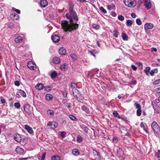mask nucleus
I'll return each mask as SVG.
<instances>
[{"mask_svg":"<svg viewBox=\"0 0 160 160\" xmlns=\"http://www.w3.org/2000/svg\"><path fill=\"white\" fill-rule=\"evenodd\" d=\"M40 4L42 7L45 8L48 5V2L46 0H41Z\"/></svg>","mask_w":160,"mask_h":160,"instance_id":"nucleus-16","label":"nucleus"},{"mask_svg":"<svg viewBox=\"0 0 160 160\" xmlns=\"http://www.w3.org/2000/svg\"><path fill=\"white\" fill-rule=\"evenodd\" d=\"M66 65L64 64L61 66L60 68L62 71H64L66 68Z\"/></svg>","mask_w":160,"mask_h":160,"instance_id":"nucleus-40","label":"nucleus"},{"mask_svg":"<svg viewBox=\"0 0 160 160\" xmlns=\"http://www.w3.org/2000/svg\"><path fill=\"white\" fill-rule=\"evenodd\" d=\"M60 132V135L62 137H64L66 134V132Z\"/></svg>","mask_w":160,"mask_h":160,"instance_id":"nucleus-55","label":"nucleus"},{"mask_svg":"<svg viewBox=\"0 0 160 160\" xmlns=\"http://www.w3.org/2000/svg\"><path fill=\"white\" fill-rule=\"evenodd\" d=\"M71 87L72 88H76L77 87V85L76 84L74 83H72L71 84Z\"/></svg>","mask_w":160,"mask_h":160,"instance_id":"nucleus-50","label":"nucleus"},{"mask_svg":"<svg viewBox=\"0 0 160 160\" xmlns=\"http://www.w3.org/2000/svg\"><path fill=\"white\" fill-rule=\"evenodd\" d=\"M112 6L115 7V6L113 4H111L110 5H108L107 6L108 9L109 10H111V8H112Z\"/></svg>","mask_w":160,"mask_h":160,"instance_id":"nucleus-48","label":"nucleus"},{"mask_svg":"<svg viewBox=\"0 0 160 160\" xmlns=\"http://www.w3.org/2000/svg\"><path fill=\"white\" fill-rule=\"evenodd\" d=\"M61 26L62 29L65 32L70 31V24L66 20H63L61 22Z\"/></svg>","mask_w":160,"mask_h":160,"instance_id":"nucleus-2","label":"nucleus"},{"mask_svg":"<svg viewBox=\"0 0 160 160\" xmlns=\"http://www.w3.org/2000/svg\"><path fill=\"white\" fill-rule=\"evenodd\" d=\"M53 62L55 64H58L60 62V59L57 57H54L52 59Z\"/></svg>","mask_w":160,"mask_h":160,"instance_id":"nucleus-19","label":"nucleus"},{"mask_svg":"<svg viewBox=\"0 0 160 160\" xmlns=\"http://www.w3.org/2000/svg\"><path fill=\"white\" fill-rule=\"evenodd\" d=\"M155 156L158 160H160V150H158L157 152H156Z\"/></svg>","mask_w":160,"mask_h":160,"instance_id":"nucleus-32","label":"nucleus"},{"mask_svg":"<svg viewBox=\"0 0 160 160\" xmlns=\"http://www.w3.org/2000/svg\"><path fill=\"white\" fill-rule=\"evenodd\" d=\"M72 153L74 155L77 156L79 154V151L78 149H74L72 150Z\"/></svg>","mask_w":160,"mask_h":160,"instance_id":"nucleus-22","label":"nucleus"},{"mask_svg":"<svg viewBox=\"0 0 160 160\" xmlns=\"http://www.w3.org/2000/svg\"><path fill=\"white\" fill-rule=\"evenodd\" d=\"M48 113V115L52 116L53 114V111L51 110H48L47 111Z\"/></svg>","mask_w":160,"mask_h":160,"instance_id":"nucleus-41","label":"nucleus"},{"mask_svg":"<svg viewBox=\"0 0 160 160\" xmlns=\"http://www.w3.org/2000/svg\"><path fill=\"white\" fill-rule=\"evenodd\" d=\"M113 142L114 143H117L118 142V139L117 138H113Z\"/></svg>","mask_w":160,"mask_h":160,"instance_id":"nucleus-52","label":"nucleus"},{"mask_svg":"<svg viewBox=\"0 0 160 160\" xmlns=\"http://www.w3.org/2000/svg\"><path fill=\"white\" fill-rule=\"evenodd\" d=\"M44 87V85L41 83L37 84L35 86V88L36 89L41 90Z\"/></svg>","mask_w":160,"mask_h":160,"instance_id":"nucleus-17","label":"nucleus"},{"mask_svg":"<svg viewBox=\"0 0 160 160\" xmlns=\"http://www.w3.org/2000/svg\"><path fill=\"white\" fill-rule=\"evenodd\" d=\"M140 127L141 128H142V129L146 132H148V131L145 128V126L142 122H141L140 124Z\"/></svg>","mask_w":160,"mask_h":160,"instance_id":"nucleus-33","label":"nucleus"},{"mask_svg":"<svg viewBox=\"0 0 160 160\" xmlns=\"http://www.w3.org/2000/svg\"><path fill=\"white\" fill-rule=\"evenodd\" d=\"M113 114L115 117H116L118 116V113L116 111H114L113 112Z\"/></svg>","mask_w":160,"mask_h":160,"instance_id":"nucleus-57","label":"nucleus"},{"mask_svg":"<svg viewBox=\"0 0 160 160\" xmlns=\"http://www.w3.org/2000/svg\"><path fill=\"white\" fill-rule=\"evenodd\" d=\"M33 65V62L32 61L29 62L28 63V67L31 70H34L35 69V67L32 65Z\"/></svg>","mask_w":160,"mask_h":160,"instance_id":"nucleus-23","label":"nucleus"},{"mask_svg":"<svg viewBox=\"0 0 160 160\" xmlns=\"http://www.w3.org/2000/svg\"><path fill=\"white\" fill-rule=\"evenodd\" d=\"M159 83H160V79L157 80L153 82L154 84L156 85Z\"/></svg>","mask_w":160,"mask_h":160,"instance_id":"nucleus-49","label":"nucleus"},{"mask_svg":"<svg viewBox=\"0 0 160 160\" xmlns=\"http://www.w3.org/2000/svg\"><path fill=\"white\" fill-rule=\"evenodd\" d=\"M118 18L119 20L121 21H123L124 19V18L123 16L122 15H119L118 16Z\"/></svg>","mask_w":160,"mask_h":160,"instance_id":"nucleus-42","label":"nucleus"},{"mask_svg":"<svg viewBox=\"0 0 160 160\" xmlns=\"http://www.w3.org/2000/svg\"><path fill=\"white\" fill-rule=\"evenodd\" d=\"M14 106L17 108H19L20 107V104L19 102H16L14 104Z\"/></svg>","mask_w":160,"mask_h":160,"instance_id":"nucleus-43","label":"nucleus"},{"mask_svg":"<svg viewBox=\"0 0 160 160\" xmlns=\"http://www.w3.org/2000/svg\"><path fill=\"white\" fill-rule=\"evenodd\" d=\"M72 92L74 97L78 98L79 95V92L76 88H72Z\"/></svg>","mask_w":160,"mask_h":160,"instance_id":"nucleus-10","label":"nucleus"},{"mask_svg":"<svg viewBox=\"0 0 160 160\" xmlns=\"http://www.w3.org/2000/svg\"><path fill=\"white\" fill-rule=\"evenodd\" d=\"M111 15L113 17H115L116 16V13L114 12H112L111 13Z\"/></svg>","mask_w":160,"mask_h":160,"instance_id":"nucleus-58","label":"nucleus"},{"mask_svg":"<svg viewBox=\"0 0 160 160\" xmlns=\"http://www.w3.org/2000/svg\"><path fill=\"white\" fill-rule=\"evenodd\" d=\"M137 64L138 66L141 68H142L143 67V65L142 63L140 62H137Z\"/></svg>","mask_w":160,"mask_h":160,"instance_id":"nucleus-53","label":"nucleus"},{"mask_svg":"<svg viewBox=\"0 0 160 160\" xmlns=\"http://www.w3.org/2000/svg\"><path fill=\"white\" fill-rule=\"evenodd\" d=\"M117 156L120 160L121 159H125L124 152L121 148H119L117 150Z\"/></svg>","mask_w":160,"mask_h":160,"instance_id":"nucleus-4","label":"nucleus"},{"mask_svg":"<svg viewBox=\"0 0 160 160\" xmlns=\"http://www.w3.org/2000/svg\"><path fill=\"white\" fill-rule=\"evenodd\" d=\"M59 53L61 55H65L66 54V50L63 48H61L59 50Z\"/></svg>","mask_w":160,"mask_h":160,"instance_id":"nucleus-24","label":"nucleus"},{"mask_svg":"<svg viewBox=\"0 0 160 160\" xmlns=\"http://www.w3.org/2000/svg\"><path fill=\"white\" fill-rule=\"evenodd\" d=\"M58 125V123L52 121L48 123V126L51 129H54L56 128Z\"/></svg>","mask_w":160,"mask_h":160,"instance_id":"nucleus-9","label":"nucleus"},{"mask_svg":"<svg viewBox=\"0 0 160 160\" xmlns=\"http://www.w3.org/2000/svg\"><path fill=\"white\" fill-rule=\"evenodd\" d=\"M123 2L126 6L129 7L135 6L133 5L134 3V0H124Z\"/></svg>","mask_w":160,"mask_h":160,"instance_id":"nucleus-6","label":"nucleus"},{"mask_svg":"<svg viewBox=\"0 0 160 160\" xmlns=\"http://www.w3.org/2000/svg\"><path fill=\"white\" fill-rule=\"evenodd\" d=\"M158 71L157 69H154L152 70L150 72V74L152 76H153L155 73H156L158 72Z\"/></svg>","mask_w":160,"mask_h":160,"instance_id":"nucleus-29","label":"nucleus"},{"mask_svg":"<svg viewBox=\"0 0 160 160\" xmlns=\"http://www.w3.org/2000/svg\"><path fill=\"white\" fill-rule=\"evenodd\" d=\"M14 139L18 142H20L21 141L22 138L20 134H15Z\"/></svg>","mask_w":160,"mask_h":160,"instance_id":"nucleus-15","label":"nucleus"},{"mask_svg":"<svg viewBox=\"0 0 160 160\" xmlns=\"http://www.w3.org/2000/svg\"><path fill=\"white\" fill-rule=\"evenodd\" d=\"M53 98L52 95L50 94H47L46 95V99L47 100H51Z\"/></svg>","mask_w":160,"mask_h":160,"instance_id":"nucleus-25","label":"nucleus"},{"mask_svg":"<svg viewBox=\"0 0 160 160\" xmlns=\"http://www.w3.org/2000/svg\"><path fill=\"white\" fill-rule=\"evenodd\" d=\"M71 57L73 61H75L76 59L77 56L75 54H72L71 55Z\"/></svg>","mask_w":160,"mask_h":160,"instance_id":"nucleus-39","label":"nucleus"},{"mask_svg":"<svg viewBox=\"0 0 160 160\" xmlns=\"http://www.w3.org/2000/svg\"><path fill=\"white\" fill-rule=\"evenodd\" d=\"M113 36L116 38L118 37V31L116 29H115L113 30Z\"/></svg>","mask_w":160,"mask_h":160,"instance_id":"nucleus-38","label":"nucleus"},{"mask_svg":"<svg viewBox=\"0 0 160 160\" xmlns=\"http://www.w3.org/2000/svg\"><path fill=\"white\" fill-rule=\"evenodd\" d=\"M131 16L133 18H135L136 17V15L134 13H132L131 14Z\"/></svg>","mask_w":160,"mask_h":160,"instance_id":"nucleus-61","label":"nucleus"},{"mask_svg":"<svg viewBox=\"0 0 160 160\" xmlns=\"http://www.w3.org/2000/svg\"><path fill=\"white\" fill-rule=\"evenodd\" d=\"M151 68L149 67H147L144 70V72L146 75H148L149 74Z\"/></svg>","mask_w":160,"mask_h":160,"instance_id":"nucleus-28","label":"nucleus"},{"mask_svg":"<svg viewBox=\"0 0 160 160\" xmlns=\"http://www.w3.org/2000/svg\"><path fill=\"white\" fill-rule=\"evenodd\" d=\"M52 39L54 42H57L59 41L60 37L58 35L56 34L52 35L51 37Z\"/></svg>","mask_w":160,"mask_h":160,"instance_id":"nucleus-13","label":"nucleus"},{"mask_svg":"<svg viewBox=\"0 0 160 160\" xmlns=\"http://www.w3.org/2000/svg\"><path fill=\"white\" fill-rule=\"evenodd\" d=\"M153 27L152 24L151 23H146L144 25V28L145 30H147L149 29H152Z\"/></svg>","mask_w":160,"mask_h":160,"instance_id":"nucleus-14","label":"nucleus"},{"mask_svg":"<svg viewBox=\"0 0 160 160\" xmlns=\"http://www.w3.org/2000/svg\"><path fill=\"white\" fill-rule=\"evenodd\" d=\"M19 92L20 93L21 95L23 97H25L26 96V94L25 92L21 89H20L19 91Z\"/></svg>","mask_w":160,"mask_h":160,"instance_id":"nucleus-30","label":"nucleus"},{"mask_svg":"<svg viewBox=\"0 0 160 160\" xmlns=\"http://www.w3.org/2000/svg\"><path fill=\"white\" fill-rule=\"evenodd\" d=\"M134 106L138 109H141V106L138 103L136 102L134 103Z\"/></svg>","mask_w":160,"mask_h":160,"instance_id":"nucleus-35","label":"nucleus"},{"mask_svg":"<svg viewBox=\"0 0 160 160\" xmlns=\"http://www.w3.org/2000/svg\"><path fill=\"white\" fill-rule=\"evenodd\" d=\"M25 128L30 133H32L33 132L32 128L28 125H25Z\"/></svg>","mask_w":160,"mask_h":160,"instance_id":"nucleus-20","label":"nucleus"},{"mask_svg":"<svg viewBox=\"0 0 160 160\" xmlns=\"http://www.w3.org/2000/svg\"><path fill=\"white\" fill-rule=\"evenodd\" d=\"M152 104L155 112L157 113L160 112V108L158 105L154 102H152Z\"/></svg>","mask_w":160,"mask_h":160,"instance_id":"nucleus-8","label":"nucleus"},{"mask_svg":"<svg viewBox=\"0 0 160 160\" xmlns=\"http://www.w3.org/2000/svg\"><path fill=\"white\" fill-rule=\"evenodd\" d=\"M155 102L157 103H159L160 102V97H159V98L156 99H155Z\"/></svg>","mask_w":160,"mask_h":160,"instance_id":"nucleus-63","label":"nucleus"},{"mask_svg":"<svg viewBox=\"0 0 160 160\" xmlns=\"http://www.w3.org/2000/svg\"><path fill=\"white\" fill-rule=\"evenodd\" d=\"M132 24V22L130 20H128L127 21L126 25L127 26H131Z\"/></svg>","mask_w":160,"mask_h":160,"instance_id":"nucleus-34","label":"nucleus"},{"mask_svg":"<svg viewBox=\"0 0 160 160\" xmlns=\"http://www.w3.org/2000/svg\"><path fill=\"white\" fill-rule=\"evenodd\" d=\"M151 127L158 135H160V127L156 122L154 121L152 123Z\"/></svg>","mask_w":160,"mask_h":160,"instance_id":"nucleus-1","label":"nucleus"},{"mask_svg":"<svg viewBox=\"0 0 160 160\" xmlns=\"http://www.w3.org/2000/svg\"><path fill=\"white\" fill-rule=\"evenodd\" d=\"M57 76V73L55 71L52 72L51 74V77L52 78H55Z\"/></svg>","mask_w":160,"mask_h":160,"instance_id":"nucleus-31","label":"nucleus"},{"mask_svg":"<svg viewBox=\"0 0 160 160\" xmlns=\"http://www.w3.org/2000/svg\"><path fill=\"white\" fill-rule=\"evenodd\" d=\"M144 6L147 10L150 9L152 6V4L150 0H145Z\"/></svg>","mask_w":160,"mask_h":160,"instance_id":"nucleus-11","label":"nucleus"},{"mask_svg":"<svg viewBox=\"0 0 160 160\" xmlns=\"http://www.w3.org/2000/svg\"><path fill=\"white\" fill-rule=\"evenodd\" d=\"M131 67L134 71H136L137 69V67L133 65H132Z\"/></svg>","mask_w":160,"mask_h":160,"instance_id":"nucleus-56","label":"nucleus"},{"mask_svg":"<svg viewBox=\"0 0 160 160\" xmlns=\"http://www.w3.org/2000/svg\"><path fill=\"white\" fill-rule=\"evenodd\" d=\"M23 40V37L19 36L16 37L14 40L15 42L16 43L21 42Z\"/></svg>","mask_w":160,"mask_h":160,"instance_id":"nucleus-18","label":"nucleus"},{"mask_svg":"<svg viewBox=\"0 0 160 160\" xmlns=\"http://www.w3.org/2000/svg\"><path fill=\"white\" fill-rule=\"evenodd\" d=\"M100 9L103 13L104 14L107 13V11L104 9L103 7H101L100 8Z\"/></svg>","mask_w":160,"mask_h":160,"instance_id":"nucleus-45","label":"nucleus"},{"mask_svg":"<svg viewBox=\"0 0 160 160\" xmlns=\"http://www.w3.org/2000/svg\"><path fill=\"white\" fill-rule=\"evenodd\" d=\"M142 111L141 109H138L137 111V114L138 116H140L141 114Z\"/></svg>","mask_w":160,"mask_h":160,"instance_id":"nucleus-47","label":"nucleus"},{"mask_svg":"<svg viewBox=\"0 0 160 160\" xmlns=\"http://www.w3.org/2000/svg\"><path fill=\"white\" fill-rule=\"evenodd\" d=\"M45 89L47 91H50L51 90V88L49 86H46L45 87Z\"/></svg>","mask_w":160,"mask_h":160,"instance_id":"nucleus-54","label":"nucleus"},{"mask_svg":"<svg viewBox=\"0 0 160 160\" xmlns=\"http://www.w3.org/2000/svg\"><path fill=\"white\" fill-rule=\"evenodd\" d=\"M72 8L71 6V9ZM75 21H77L78 20L77 14L76 12L73 10H71V20Z\"/></svg>","mask_w":160,"mask_h":160,"instance_id":"nucleus-3","label":"nucleus"},{"mask_svg":"<svg viewBox=\"0 0 160 160\" xmlns=\"http://www.w3.org/2000/svg\"><path fill=\"white\" fill-rule=\"evenodd\" d=\"M16 152L20 155H23L24 154V150L19 147H17L15 149Z\"/></svg>","mask_w":160,"mask_h":160,"instance_id":"nucleus-12","label":"nucleus"},{"mask_svg":"<svg viewBox=\"0 0 160 160\" xmlns=\"http://www.w3.org/2000/svg\"><path fill=\"white\" fill-rule=\"evenodd\" d=\"M77 141L78 142L80 143L82 142L83 139L82 137L80 135H79L77 136Z\"/></svg>","mask_w":160,"mask_h":160,"instance_id":"nucleus-27","label":"nucleus"},{"mask_svg":"<svg viewBox=\"0 0 160 160\" xmlns=\"http://www.w3.org/2000/svg\"><path fill=\"white\" fill-rule=\"evenodd\" d=\"M52 160H60V158L57 156H54L52 158Z\"/></svg>","mask_w":160,"mask_h":160,"instance_id":"nucleus-36","label":"nucleus"},{"mask_svg":"<svg viewBox=\"0 0 160 160\" xmlns=\"http://www.w3.org/2000/svg\"><path fill=\"white\" fill-rule=\"evenodd\" d=\"M67 101L66 99H63L62 101V103L64 104L65 105H66V103H67Z\"/></svg>","mask_w":160,"mask_h":160,"instance_id":"nucleus-64","label":"nucleus"},{"mask_svg":"<svg viewBox=\"0 0 160 160\" xmlns=\"http://www.w3.org/2000/svg\"><path fill=\"white\" fill-rule=\"evenodd\" d=\"M82 109L87 114H89L90 111L89 109L85 105H82L81 107Z\"/></svg>","mask_w":160,"mask_h":160,"instance_id":"nucleus-21","label":"nucleus"},{"mask_svg":"<svg viewBox=\"0 0 160 160\" xmlns=\"http://www.w3.org/2000/svg\"><path fill=\"white\" fill-rule=\"evenodd\" d=\"M13 10L15 11L18 14H20V11L18 9H16L15 8H13Z\"/></svg>","mask_w":160,"mask_h":160,"instance_id":"nucleus-59","label":"nucleus"},{"mask_svg":"<svg viewBox=\"0 0 160 160\" xmlns=\"http://www.w3.org/2000/svg\"><path fill=\"white\" fill-rule=\"evenodd\" d=\"M14 84L16 86H19L20 85L19 82L18 81H16L15 82Z\"/></svg>","mask_w":160,"mask_h":160,"instance_id":"nucleus-60","label":"nucleus"},{"mask_svg":"<svg viewBox=\"0 0 160 160\" xmlns=\"http://www.w3.org/2000/svg\"><path fill=\"white\" fill-rule=\"evenodd\" d=\"M131 83L132 85H135L137 83V81L135 79H133L131 82Z\"/></svg>","mask_w":160,"mask_h":160,"instance_id":"nucleus-51","label":"nucleus"},{"mask_svg":"<svg viewBox=\"0 0 160 160\" xmlns=\"http://www.w3.org/2000/svg\"><path fill=\"white\" fill-rule=\"evenodd\" d=\"M136 22L137 24L139 25H140L142 24V22L141 21V20L139 18L137 19L136 20Z\"/></svg>","mask_w":160,"mask_h":160,"instance_id":"nucleus-46","label":"nucleus"},{"mask_svg":"<svg viewBox=\"0 0 160 160\" xmlns=\"http://www.w3.org/2000/svg\"><path fill=\"white\" fill-rule=\"evenodd\" d=\"M79 25L78 24L74 22L73 20H71V32L74 30H77L78 27Z\"/></svg>","mask_w":160,"mask_h":160,"instance_id":"nucleus-5","label":"nucleus"},{"mask_svg":"<svg viewBox=\"0 0 160 160\" xmlns=\"http://www.w3.org/2000/svg\"><path fill=\"white\" fill-rule=\"evenodd\" d=\"M151 51L152 52L154 51L156 52L157 51V49L153 47L151 48Z\"/></svg>","mask_w":160,"mask_h":160,"instance_id":"nucleus-62","label":"nucleus"},{"mask_svg":"<svg viewBox=\"0 0 160 160\" xmlns=\"http://www.w3.org/2000/svg\"><path fill=\"white\" fill-rule=\"evenodd\" d=\"M71 119L75 121H78V119L76 118L71 114Z\"/></svg>","mask_w":160,"mask_h":160,"instance_id":"nucleus-44","label":"nucleus"},{"mask_svg":"<svg viewBox=\"0 0 160 160\" xmlns=\"http://www.w3.org/2000/svg\"><path fill=\"white\" fill-rule=\"evenodd\" d=\"M24 109L25 112L28 115H29L31 112V107L28 104H25L24 106Z\"/></svg>","mask_w":160,"mask_h":160,"instance_id":"nucleus-7","label":"nucleus"},{"mask_svg":"<svg viewBox=\"0 0 160 160\" xmlns=\"http://www.w3.org/2000/svg\"><path fill=\"white\" fill-rule=\"evenodd\" d=\"M92 28L96 30H97L99 28V25L96 24H93L92 26Z\"/></svg>","mask_w":160,"mask_h":160,"instance_id":"nucleus-37","label":"nucleus"},{"mask_svg":"<svg viewBox=\"0 0 160 160\" xmlns=\"http://www.w3.org/2000/svg\"><path fill=\"white\" fill-rule=\"evenodd\" d=\"M122 37L123 40H124L127 41L128 40V36L125 33H122Z\"/></svg>","mask_w":160,"mask_h":160,"instance_id":"nucleus-26","label":"nucleus"}]
</instances>
